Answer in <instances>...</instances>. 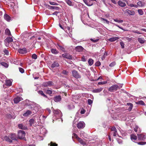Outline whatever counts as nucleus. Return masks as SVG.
<instances>
[{"label": "nucleus", "mask_w": 146, "mask_h": 146, "mask_svg": "<svg viewBox=\"0 0 146 146\" xmlns=\"http://www.w3.org/2000/svg\"><path fill=\"white\" fill-rule=\"evenodd\" d=\"M119 85H114L110 87L109 88V91L112 92L118 89L121 88L123 85L122 84H119Z\"/></svg>", "instance_id": "1"}, {"label": "nucleus", "mask_w": 146, "mask_h": 146, "mask_svg": "<svg viewBox=\"0 0 146 146\" xmlns=\"http://www.w3.org/2000/svg\"><path fill=\"white\" fill-rule=\"evenodd\" d=\"M25 132L22 130H19L18 132V138L20 139L24 138L25 136Z\"/></svg>", "instance_id": "2"}, {"label": "nucleus", "mask_w": 146, "mask_h": 146, "mask_svg": "<svg viewBox=\"0 0 146 146\" xmlns=\"http://www.w3.org/2000/svg\"><path fill=\"white\" fill-rule=\"evenodd\" d=\"M85 126V124L83 121H80L78 123L77 125V127L79 129L83 128Z\"/></svg>", "instance_id": "3"}, {"label": "nucleus", "mask_w": 146, "mask_h": 146, "mask_svg": "<svg viewBox=\"0 0 146 146\" xmlns=\"http://www.w3.org/2000/svg\"><path fill=\"white\" fill-rule=\"evenodd\" d=\"M53 85V83L51 81H48L44 82L42 84V85L44 87H48L51 86Z\"/></svg>", "instance_id": "4"}, {"label": "nucleus", "mask_w": 146, "mask_h": 146, "mask_svg": "<svg viewBox=\"0 0 146 146\" xmlns=\"http://www.w3.org/2000/svg\"><path fill=\"white\" fill-rule=\"evenodd\" d=\"M23 100L22 98L20 96H17L15 97L14 100V103L15 104L18 103L20 101Z\"/></svg>", "instance_id": "5"}, {"label": "nucleus", "mask_w": 146, "mask_h": 146, "mask_svg": "<svg viewBox=\"0 0 146 146\" xmlns=\"http://www.w3.org/2000/svg\"><path fill=\"white\" fill-rule=\"evenodd\" d=\"M13 80L12 79H8L5 81V84L7 86H10L11 85Z\"/></svg>", "instance_id": "6"}, {"label": "nucleus", "mask_w": 146, "mask_h": 146, "mask_svg": "<svg viewBox=\"0 0 146 146\" xmlns=\"http://www.w3.org/2000/svg\"><path fill=\"white\" fill-rule=\"evenodd\" d=\"M83 48L81 46H78L75 48V50L77 52H82L83 50Z\"/></svg>", "instance_id": "7"}, {"label": "nucleus", "mask_w": 146, "mask_h": 146, "mask_svg": "<svg viewBox=\"0 0 146 146\" xmlns=\"http://www.w3.org/2000/svg\"><path fill=\"white\" fill-rule=\"evenodd\" d=\"M18 52L22 54H25L27 52L26 49L25 48L19 49L18 50Z\"/></svg>", "instance_id": "8"}, {"label": "nucleus", "mask_w": 146, "mask_h": 146, "mask_svg": "<svg viewBox=\"0 0 146 146\" xmlns=\"http://www.w3.org/2000/svg\"><path fill=\"white\" fill-rule=\"evenodd\" d=\"M138 138L139 139L141 140L144 141L146 139V137L145 135L142 134L138 135Z\"/></svg>", "instance_id": "9"}, {"label": "nucleus", "mask_w": 146, "mask_h": 146, "mask_svg": "<svg viewBox=\"0 0 146 146\" xmlns=\"http://www.w3.org/2000/svg\"><path fill=\"white\" fill-rule=\"evenodd\" d=\"M53 113L56 115H58L60 117L61 116L62 113L59 110H55L53 111Z\"/></svg>", "instance_id": "10"}, {"label": "nucleus", "mask_w": 146, "mask_h": 146, "mask_svg": "<svg viewBox=\"0 0 146 146\" xmlns=\"http://www.w3.org/2000/svg\"><path fill=\"white\" fill-rule=\"evenodd\" d=\"M9 137L12 139L13 140H16L17 137L15 133L10 134L9 136Z\"/></svg>", "instance_id": "11"}, {"label": "nucleus", "mask_w": 146, "mask_h": 146, "mask_svg": "<svg viewBox=\"0 0 146 146\" xmlns=\"http://www.w3.org/2000/svg\"><path fill=\"white\" fill-rule=\"evenodd\" d=\"M54 100L55 102H58L61 100V98L59 96H56L54 97Z\"/></svg>", "instance_id": "12"}, {"label": "nucleus", "mask_w": 146, "mask_h": 146, "mask_svg": "<svg viewBox=\"0 0 146 146\" xmlns=\"http://www.w3.org/2000/svg\"><path fill=\"white\" fill-rule=\"evenodd\" d=\"M117 3L119 6L121 7H123L126 6V4L125 3H123V2L120 1H118Z\"/></svg>", "instance_id": "13"}, {"label": "nucleus", "mask_w": 146, "mask_h": 146, "mask_svg": "<svg viewBox=\"0 0 146 146\" xmlns=\"http://www.w3.org/2000/svg\"><path fill=\"white\" fill-rule=\"evenodd\" d=\"M131 139L133 141H134L137 140V136L134 134H132L130 135Z\"/></svg>", "instance_id": "14"}, {"label": "nucleus", "mask_w": 146, "mask_h": 146, "mask_svg": "<svg viewBox=\"0 0 146 146\" xmlns=\"http://www.w3.org/2000/svg\"><path fill=\"white\" fill-rule=\"evenodd\" d=\"M59 66V64L57 62H55L51 65V67L52 68H54L55 67H57Z\"/></svg>", "instance_id": "15"}, {"label": "nucleus", "mask_w": 146, "mask_h": 146, "mask_svg": "<svg viewBox=\"0 0 146 146\" xmlns=\"http://www.w3.org/2000/svg\"><path fill=\"white\" fill-rule=\"evenodd\" d=\"M103 90V88H99L93 90L92 92L93 93H99L101 92Z\"/></svg>", "instance_id": "16"}, {"label": "nucleus", "mask_w": 146, "mask_h": 146, "mask_svg": "<svg viewBox=\"0 0 146 146\" xmlns=\"http://www.w3.org/2000/svg\"><path fill=\"white\" fill-rule=\"evenodd\" d=\"M4 19L8 21H9L10 20V17L9 15L7 14H5L4 15Z\"/></svg>", "instance_id": "17"}, {"label": "nucleus", "mask_w": 146, "mask_h": 146, "mask_svg": "<svg viewBox=\"0 0 146 146\" xmlns=\"http://www.w3.org/2000/svg\"><path fill=\"white\" fill-rule=\"evenodd\" d=\"M126 12L129 15H133L135 14V12L133 11H131L128 9L126 10Z\"/></svg>", "instance_id": "18"}, {"label": "nucleus", "mask_w": 146, "mask_h": 146, "mask_svg": "<svg viewBox=\"0 0 146 146\" xmlns=\"http://www.w3.org/2000/svg\"><path fill=\"white\" fill-rule=\"evenodd\" d=\"M32 113L31 111L29 110H27L25 113L23 115L24 116H27Z\"/></svg>", "instance_id": "19"}, {"label": "nucleus", "mask_w": 146, "mask_h": 146, "mask_svg": "<svg viewBox=\"0 0 146 146\" xmlns=\"http://www.w3.org/2000/svg\"><path fill=\"white\" fill-rule=\"evenodd\" d=\"M4 139L9 142L11 143L12 141L7 136H5L3 137Z\"/></svg>", "instance_id": "20"}, {"label": "nucleus", "mask_w": 146, "mask_h": 146, "mask_svg": "<svg viewBox=\"0 0 146 146\" xmlns=\"http://www.w3.org/2000/svg\"><path fill=\"white\" fill-rule=\"evenodd\" d=\"M38 93L40 94L42 96H43L44 97H45L46 98H47V96L44 94V93H43V92L42 91H38Z\"/></svg>", "instance_id": "21"}, {"label": "nucleus", "mask_w": 146, "mask_h": 146, "mask_svg": "<svg viewBox=\"0 0 146 146\" xmlns=\"http://www.w3.org/2000/svg\"><path fill=\"white\" fill-rule=\"evenodd\" d=\"M119 38L117 37H113L110 38L109 40L110 42H113Z\"/></svg>", "instance_id": "22"}, {"label": "nucleus", "mask_w": 146, "mask_h": 146, "mask_svg": "<svg viewBox=\"0 0 146 146\" xmlns=\"http://www.w3.org/2000/svg\"><path fill=\"white\" fill-rule=\"evenodd\" d=\"M18 127L20 129H25L27 128L26 127L23 126L22 124H19L18 125Z\"/></svg>", "instance_id": "23"}, {"label": "nucleus", "mask_w": 146, "mask_h": 146, "mask_svg": "<svg viewBox=\"0 0 146 146\" xmlns=\"http://www.w3.org/2000/svg\"><path fill=\"white\" fill-rule=\"evenodd\" d=\"M5 40V41H7L9 43L13 42V38L10 37H7Z\"/></svg>", "instance_id": "24"}, {"label": "nucleus", "mask_w": 146, "mask_h": 146, "mask_svg": "<svg viewBox=\"0 0 146 146\" xmlns=\"http://www.w3.org/2000/svg\"><path fill=\"white\" fill-rule=\"evenodd\" d=\"M89 3L90 5V6L92 5L94 3H95V2H94V1L97 2L96 0H88Z\"/></svg>", "instance_id": "25"}, {"label": "nucleus", "mask_w": 146, "mask_h": 146, "mask_svg": "<svg viewBox=\"0 0 146 146\" xmlns=\"http://www.w3.org/2000/svg\"><path fill=\"white\" fill-rule=\"evenodd\" d=\"M88 62L89 65L91 66L93 64L94 61H93V60H92V59L90 58L89 59V60H88Z\"/></svg>", "instance_id": "26"}, {"label": "nucleus", "mask_w": 146, "mask_h": 146, "mask_svg": "<svg viewBox=\"0 0 146 146\" xmlns=\"http://www.w3.org/2000/svg\"><path fill=\"white\" fill-rule=\"evenodd\" d=\"M1 65L5 68H7L9 66L8 64L6 62H2L1 63Z\"/></svg>", "instance_id": "27"}, {"label": "nucleus", "mask_w": 146, "mask_h": 146, "mask_svg": "<svg viewBox=\"0 0 146 146\" xmlns=\"http://www.w3.org/2000/svg\"><path fill=\"white\" fill-rule=\"evenodd\" d=\"M5 33L8 36H10L11 35V32L10 30L8 29H7L5 30Z\"/></svg>", "instance_id": "28"}, {"label": "nucleus", "mask_w": 146, "mask_h": 146, "mask_svg": "<svg viewBox=\"0 0 146 146\" xmlns=\"http://www.w3.org/2000/svg\"><path fill=\"white\" fill-rule=\"evenodd\" d=\"M78 141L82 145H84L86 144V143L85 142L83 141L80 138H78L77 139Z\"/></svg>", "instance_id": "29"}, {"label": "nucleus", "mask_w": 146, "mask_h": 146, "mask_svg": "<svg viewBox=\"0 0 146 146\" xmlns=\"http://www.w3.org/2000/svg\"><path fill=\"white\" fill-rule=\"evenodd\" d=\"M101 20L104 21V23H106L107 24H109V21H108L107 19L102 17L101 18Z\"/></svg>", "instance_id": "30"}, {"label": "nucleus", "mask_w": 146, "mask_h": 146, "mask_svg": "<svg viewBox=\"0 0 146 146\" xmlns=\"http://www.w3.org/2000/svg\"><path fill=\"white\" fill-rule=\"evenodd\" d=\"M64 58L68 59H72V55H70L65 54L64 55Z\"/></svg>", "instance_id": "31"}, {"label": "nucleus", "mask_w": 146, "mask_h": 146, "mask_svg": "<svg viewBox=\"0 0 146 146\" xmlns=\"http://www.w3.org/2000/svg\"><path fill=\"white\" fill-rule=\"evenodd\" d=\"M51 52L54 54H56L58 53V52L55 49H52L51 50Z\"/></svg>", "instance_id": "32"}, {"label": "nucleus", "mask_w": 146, "mask_h": 146, "mask_svg": "<svg viewBox=\"0 0 146 146\" xmlns=\"http://www.w3.org/2000/svg\"><path fill=\"white\" fill-rule=\"evenodd\" d=\"M136 103L138 104H140L143 105H145V104L141 100L137 102Z\"/></svg>", "instance_id": "33"}, {"label": "nucleus", "mask_w": 146, "mask_h": 146, "mask_svg": "<svg viewBox=\"0 0 146 146\" xmlns=\"http://www.w3.org/2000/svg\"><path fill=\"white\" fill-rule=\"evenodd\" d=\"M66 3L70 6H72L73 5L71 1L69 0H65Z\"/></svg>", "instance_id": "34"}, {"label": "nucleus", "mask_w": 146, "mask_h": 146, "mask_svg": "<svg viewBox=\"0 0 146 146\" xmlns=\"http://www.w3.org/2000/svg\"><path fill=\"white\" fill-rule=\"evenodd\" d=\"M72 76L76 78H80V76L78 74H72Z\"/></svg>", "instance_id": "35"}, {"label": "nucleus", "mask_w": 146, "mask_h": 146, "mask_svg": "<svg viewBox=\"0 0 146 146\" xmlns=\"http://www.w3.org/2000/svg\"><path fill=\"white\" fill-rule=\"evenodd\" d=\"M48 146H57V144L56 143H53L52 142H51L50 144H48Z\"/></svg>", "instance_id": "36"}, {"label": "nucleus", "mask_w": 146, "mask_h": 146, "mask_svg": "<svg viewBox=\"0 0 146 146\" xmlns=\"http://www.w3.org/2000/svg\"><path fill=\"white\" fill-rule=\"evenodd\" d=\"M138 41L141 43L143 44L144 43V41L141 38H138Z\"/></svg>", "instance_id": "37"}, {"label": "nucleus", "mask_w": 146, "mask_h": 146, "mask_svg": "<svg viewBox=\"0 0 146 146\" xmlns=\"http://www.w3.org/2000/svg\"><path fill=\"white\" fill-rule=\"evenodd\" d=\"M68 109L70 110L74 108V106L72 104H71L70 105H68Z\"/></svg>", "instance_id": "38"}, {"label": "nucleus", "mask_w": 146, "mask_h": 146, "mask_svg": "<svg viewBox=\"0 0 146 146\" xmlns=\"http://www.w3.org/2000/svg\"><path fill=\"white\" fill-rule=\"evenodd\" d=\"M113 20L115 21L118 23H122L123 22V20H118L117 19H114Z\"/></svg>", "instance_id": "39"}, {"label": "nucleus", "mask_w": 146, "mask_h": 146, "mask_svg": "<svg viewBox=\"0 0 146 146\" xmlns=\"http://www.w3.org/2000/svg\"><path fill=\"white\" fill-rule=\"evenodd\" d=\"M84 2L88 6H90V5L88 1L87 0H83Z\"/></svg>", "instance_id": "40"}, {"label": "nucleus", "mask_w": 146, "mask_h": 146, "mask_svg": "<svg viewBox=\"0 0 146 146\" xmlns=\"http://www.w3.org/2000/svg\"><path fill=\"white\" fill-rule=\"evenodd\" d=\"M46 93L50 95L52 94V91L49 90H47L46 91Z\"/></svg>", "instance_id": "41"}, {"label": "nucleus", "mask_w": 146, "mask_h": 146, "mask_svg": "<svg viewBox=\"0 0 146 146\" xmlns=\"http://www.w3.org/2000/svg\"><path fill=\"white\" fill-rule=\"evenodd\" d=\"M32 58L33 59H36L37 58V56L35 54H33L32 56Z\"/></svg>", "instance_id": "42"}, {"label": "nucleus", "mask_w": 146, "mask_h": 146, "mask_svg": "<svg viewBox=\"0 0 146 146\" xmlns=\"http://www.w3.org/2000/svg\"><path fill=\"white\" fill-rule=\"evenodd\" d=\"M138 12L139 14L141 15H143V11L141 9H139L138 10Z\"/></svg>", "instance_id": "43"}, {"label": "nucleus", "mask_w": 146, "mask_h": 146, "mask_svg": "<svg viewBox=\"0 0 146 146\" xmlns=\"http://www.w3.org/2000/svg\"><path fill=\"white\" fill-rule=\"evenodd\" d=\"M107 83V81H104L102 82H99L98 83V85H102L106 84Z\"/></svg>", "instance_id": "44"}, {"label": "nucleus", "mask_w": 146, "mask_h": 146, "mask_svg": "<svg viewBox=\"0 0 146 146\" xmlns=\"http://www.w3.org/2000/svg\"><path fill=\"white\" fill-rule=\"evenodd\" d=\"M101 65V63L99 61H98L96 62L95 64V65L96 66H100Z\"/></svg>", "instance_id": "45"}, {"label": "nucleus", "mask_w": 146, "mask_h": 146, "mask_svg": "<svg viewBox=\"0 0 146 146\" xmlns=\"http://www.w3.org/2000/svg\"><path fill=\"white\" fill-rule=\"evenodd\" d=\"M120 44L121 46V48H124L125 47L124 46V44L123 43V42L121 41L120 42Z\"/></svg>", "instance_id": "46"}, {"label": "nucleus", "mask_w": 146, "mask_h": 146, "mask_svg": "<svg viewBox=\"0 0 146 146\" xmlns=\"http://www.w3.org/2000/svg\"><path fill=\"white\" fill-rule=\"evenodd\" d=\"M7 117L8 118H14L15 117L14 116H13L11 114H9L7 115Z\"/></svg>", "instance_id": "47"}, {"label": "nucleus", "mask_w": 146, "mask_h": 146, "mask_svg": "<svg viewBox=\"0 0 146 146\" xmlns=\"http://www.w3.org/2000/svg\"><path fill=\"white\" fill-rule=\"evenodd\" d=\"M29 122L30 125H32L34 123V120L33 119H31L29 120Z\"/></svg>", "instance_id": "48"}, {"label": "nucleus", "mask_w": 146, "mask_h": 146, "mask_svg": "<svg viewBox=\"0 0 146 146\" xmlns=\"http://www.w3.org/2000/svg\"><path fill=\"white\" fill-rule=\"evenodd\" d=\"M19 70L20 72H21V73H23L24 70L23 69L21 68H19Z\"/></svg>", "instance_id": "49"}, {"label": "nucleus", "mask_w": 146, "mask_h": 146, "mask_svg": "<svg viewBox=\"0 0 146 146\" xmlns=\"http://www.w3.org/2000/svg\"><path fill=\"white\" fill-rule=\"evenodd\" d=\"M115 64V62H111L109 65V66L111 67L113 66Z\"/></svg>", "instance_id": "50"}, {"label": "nucleus", "mask_w": 146, "mask_h": 146, "mask_svg": "<svg viewBox=\"0 0 146 146\" xmlns=\"http://www.w3.org/2000/svg\"><path fill=\"white\" fill-rule=\"evenodd\" d=\"M88 103L89 105H91L92 103V101L90 99H88Z\"/></svg>", "instance_id": "51"}, {"label": "nucleus", "mask_w": 146, "mask_h": 146, "mask_svg": "<svg viewBox=\"0 0 146 146\" xmlns=\"http://www.w3.org/2000/svg\"><path fill=\"white\" fill-rule=\"evenodd\" d=\"M138 144L140 145H144L146 144V142H140L138 143Z\"/></svg>", "instance_id": "52"}, {"label": "nucleus", "mask_w": 146, "mask_h": 146, "mask_svg": "<svg viewBox=\"0 0 146 146\" xmlns=\"http://www.w3.org/2000/svg\"><path fill=\"white\" fill-rule=\"evenodd\" d=\"M129 6L131 7H134L137 8L138 7V6L137 5H133V4H130V5H129Z\"/></svg>", "instance_id": "53"}, {"label": "nucleus", "mask_w": 146, "mask_h": 146, "mask_svg": "<svg viewBox=\"0 0 146 146\" xmlns=\"http://www.w3.org/2000/svg\"><path fill=\"white\" fill-rule=\"evenodd\" d=\"M81 60L84 62L86 61V59L84 56H83L81 58Z\"/></svg>", "instance_id": "54"}, {"label": "nucleus", "mask_w": 146, "mask_h": 146, "mask_svg": "<svg viewBox=\"0 0 146 146\" xmlns=\"http://www.w3.org/2000/svg\"><path fill=\"white\" fill-rule=\"evenodd\" d=\"M4 42L5 45L7 47L9 46V43L7 41H5V40H4Z\"/></svg>", "instance_id": "55"}, {"label": "nucleus", "mask_w": 146, "mask_h": 146, "mask_svg": "<svg viewBox=\"0 0 146 146\" xmlns=\"http://www.w3.org/2000/svg\"><path fill=\"white\" fill-rule=\"evenodd\" d=\"M137 5H139L140 6H142L143 5H142V3L141 1H139L137 3Z\"/></svg>", "instance_id": "56"}, {"label": "nucleus", "mask_w": 146, "mask_h": 146, "mask_svg": "<svg viewBox=\"0 0 146 146\" xmlns=\"http://www.w3.org/2000/svg\"><path fill=\"white\" fill-rule=\"evenodd\" d=\"M72 40L76 44L77 43H78L79 42V41L77 40H76L75 39H74V38H72Z\"/></svg>", "instance_id": "57"}, {"label": "nucleus", "mask_w": 146, "mask_h": 146, "mask_svg": "<svg viewBox=\"0 0 146 146\" xmlns=\"http://www.w3.org/2000/svg\"><path fill=\"white\" fill-rule=\"evenodd\" d=\"M4 52L5 54L8 55L9 54V52L8 50L5 49L4 50Z\"/></svg>", "instance_id": "58"}, {"label": "nucleus", "mask_w": 146, "mask_h": 146, "mask_svg": "<svg viewBox=\"0 0 146 146\" xmlns=\"http://www.w3.org/2000/svg\"><path fill=\"white\" fill-rule=\"evenodd\" d=\"M58 48L60 50H62L63 51L64 48L62 46H61L58 45Z\"/></svg>", "instance_id": "59"}, {"label": "nucleus", "mask_w": 146, "mask_h": 146, "mask_svg": "<svg viewBox=\"0 0 146 146\" xmlns=\"http://www.w3.org/2000/svg\"><path fill=\"white\" fill-rule=\"evenodd\" d=\"M139 129V127L138 126H136L134 128V131L136 132L137 131V130Z\"/></svg>", "instance_id": "60"}, {"label": "nucleus", "mask_w": 146, "mask_h": 146, "mask_svg": "<svg viewBox=\"0 0 146 146\" xmlns=\"http://www.w3.org/2000/svg\"><path fill=\"white\" fill-rule=\"evenodd\" d=\"M90 40L94 42H97L99 40V39H96L94 40L92 38H91L90 39Z\"/></svg>", "instance_id": "61"}, {"label": "nucleus", "mask_w": 146, "mask_h": 146, "mask_svg": "<svg viewBox=\"0 0 146 146\" xmlns=\"http://www.w3.org/2000/svg\"><path fill=\"white\" fill-rule=\"evenodd\" d=\"M86 111L85 110L83 109H82L80 112V113L82 114H84L85 112Z\"/></svg>", "instance_id": "62"}, {"label": "nucleus", "mask_w": 146, "mask_h": 146, "mask_svg": "<svg viewBox=\"0 0 146 146\" xmlns=\"http://www.w3.org/2000/svg\"><path fill=\"white\" fill-rule=\"evenodd\" d=\"M111 130L112 131H117L115 127H112L111 129Z\"/></svg>", "instance_id": "63"}, {"label": "nucleus", "mask_w": 146, "mask_h": 146, "mask_svg": "<svg viewBox=\"0 0 146 146\" xmlns=\"http://www.w3.org/2000/svg\"><path fill=\"white\" fill-rule=\"evenodd\" d=\"M73 137H75L77 139H78V138H79L77 135L75 133H74L73 134Z\"/></svg>", "instance_id": "64"}]
</instances>
